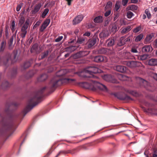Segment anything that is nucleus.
I'll return each instance as SVG.
<instances>
[{
    "label": "nucleus",
    "mask_w": 157,
    "mask_h": 157,
    "mask_svg": "<svg viewBox=\"0 0 157 157\" xmlns=\"http://www.w3.org/2000/svg\"><path fill=\"white\" fill-rule=\"evenodd\" d=\"M120 7V5L118 2H117L115 5L114 10L115 11H117L119 9Z\"/></svg>",
    "instance_id": "37998d69"
},
{
    "label": "nucleus",
    "mask_w": 157,
    "mask_h": 157,
    "mask_svg": "<svg viewBox=\"0 0 157 157\" xmlns=\"http://www.w3.org/2000/svg\"><path fill=\"white\" fill-rule=\"evenodd\" d=\"M136 81L140 86L144 87L147 90H150V89L148 88L150 86V84L146 80L139 77L136 78Z\"/></svg>",
    "instance_id": "423d86ee"
},
{
    "label": "nucleus",
    "mask_w": 157,
    "mask_h": 157,
    "mask_svg": "<svg viewBox=\"0 0 157 157\" xmlns=\"http://www.w3.org/2000/svg\"><path fill=\"white\" fill-rule=\"evenodd\" d=\"M86 52L84 51H82L80 52H79V54H80L81 56H85V55L87 54V53L86 54H85L84 53H86Z\"/></svg>",
    "instance_id": "bf43d9fd"
},
{
    "label": "nucleus",
    "mask_w": 157,
    "mask_h": 157,
    "mask_svg": "<svg viewBox=\"0 0 157 157\" xmlns=\"http://www.w3.org/2000/svg\"><path fill=\"white\" fill-rule=\"evenodd\" d=\"M118 78L121 81H125L128 80V78L123 74H119L117 76Z\"/></svg>",
    "instance_id": "393cba45"
},
{
    "label": "nucleus",
    "mask_w": 157,
    "mask_h": 157,
    "mask_svg": "<svg viewBox=\"0 0 157 157\" xmlns=\"http://www.w3.org/2000/svg\"><path fill=\"white\" fill-rule=\"evenodd\" d=\"M84 16L83 15H78L76 17L73 21V24L74 25H75L79 23L83 19Z\"/></svg>",
    "instance_id": "f8f14e48"
},
{
    "label": "nucleus",
    "mask_w": 157,
    "mask_h": 157,
    "mask_svg": "<svg viewBox=\"0 0 157 157\" xmlns=\"http://www.w3.org/2000/svg\"><path fill=\"white\" fill-rule=\"evenodd\" d=\"M41 6V4L40 3L36 5L34 7V9L31 11L32 14H35L37 13L39 10Z\"/></svg>",
    "instance_id": "a211bd4d"
},
{
    "label": "nucleus",
    "mask_w": 157,
    "mask_h": 157,
    "mask_svg": "<svg viewBox=\"0 0 157 157\" xmlns=\"http://www.w3.org/2000/svg\"><path fill=\"white\" fill-rule=\"evenodd\" d=\"M48 78V75L45 74H43L41 75L38 78V81L42 82L46 80Z\"/></svg>",
    "instance_id": "4be33fe9"
},
{
    "label": "nucleus",
    "mask_w": 157,
    "mask_h": 157,
    "mask_svg": "<svg viewBox=\"0 0 157 157\" xmlns=\"http://www.w3.org/2000/svg\"><path fill=\"white\" fill-rule=\"evenodd\" d=\"M154 45L155 48H157V39L154 41Z\"/></svg>",
    "instance_id": "338daca9"
},
{
    "label": "nucleus",
    "mask_w": 157,
    "mask_h": 157,
    "mask_svg": "<svg viewBox=\"0 0 157 157\" xmlns=\"http://www.w3.org/2000/svg\"><path fill=\"white\" fill-rule=\"evenodd\" d=\"M125 58L126 59H132L133 58V56L129 52H126L125 54Z\"/></svg>",
    "instance_id": "2f4dec72"
},
{
    "label": "nucleus",
    "mask_w": 157,
    "mask_h": 157,
    "mask_svg": "<svg viewBox=\"0 0 157 157\" xmlns=\"http://www.w3.org/2000/svg\"><path fill=\"white\" fill-rule=\"evenodd\" d=\"M114 96L118 99L122 100H130L132 99L129 96L122 93H115L113 94Z\"/></svg>",
    "instance_id": "0eeeda50"
},
{
    "label": "nucleus",
    "mask_w": 157,
    "mask_h": 157,
    "mask_svg": "<svg viewBox=\"0 0 157 157\" xmlns=\"http://www.w3.org/2000/svg\"><path fill=\"white\" fill-rule=\"evenodd\" d=\"M11 105L8 104L7 103L6 104V108L5 111V113L9 115L10 113V111L9 109V107Z\"/></svg>",
    "instance_id": "4c0bfd02"
},
{
    "label": "nucleus",
    "mask_w": 157,
    "mask_h": 157,
    "mask_svg": "<svg viewBox=\"0 0 157 157\" xmlns=\"http://www.w3.org/2000/svg\"><path fill=\"white\" fill-rule=\"evenodd\" d=\"M103 18L101 16H99L95 17L93 20L96 23H100L103 22Z\"/></svg>",
    "instance_id": "6ab92c4d"
},
{
    "label": "nucleus",
    "mask_w": 157,
    "mask_h": 157,
    "mask_svg": "<svg viewBox=\"0 0 157 157\" xmlns=\"http://www.w3.org/2000/svg\"><path fill=\"white\" fill-rule=\"evenodd\" d=\"M10 84L7 81H4L2 84L1 88L3 90H5L10 87Z\"/></svg>",
    "instance_id": "412c9836"
},
{
    "label": "nucleus",
    "mask_w": 157,
    "mask_h": 157,
    "mask_svg": "<svg viewBox=\"0 0 157 157\" xmlns=\"http://www.w3.org/2000/svg\"><path fill=\"white\" fill-rule=\"evenodd\" d=\"M66 73L65 70H61L58 71L56 76L51 80L47 87H44L37 92L35 93L28 101V104L24 110L20 113L16 114L13 116L7 118L3 117L0 115V119L1 120L2 126L0 129V135H5L10 130H14L17 128L15 124L14 119L17 118L22 119L25 115L35 106L39 102L40 99L43 97V93L47 88L51 91H54L58 86L64 82H68L74 79H70L62 77Z\"/></svg>",
    "instance_id": "f257e3e1"
},
{
    "label": "nucleus",
    "mask_w": 157,
    "mask_h": 157,
    "mask_svg": "<svg viewBox=\"0 0 157 157\" xmlns=\"http://www.w3.org/2000/svg\"><path fill=\"white\" fill-rule=\"evenodd\" d=\"M109 51L108 49L105 48H102L98 50V53L99 54H105Z\"/></svg>",
    "instance_id": "5701e85b"
},
{
    "label": "nucleus",
    "mask_w": 157,
    "mask_h": 157,
    "mask_svg": "<svg viewBox=\"0 0 157 157\" xmlns=\"http://www.w3.org/2000/svg\"><path fill=\"white\" fill-rule=\"evenodd\" d=\"M17 52L11 54L7 53L4 57L0 58V64L2 62L6 65L9 62L11 63H14L17 60Z\"/></svg>",
    "instance_id": "20e7f679"
},
{
    "label": "nucleus",
    "mask_w": 157,
    "mask_h": 157,
    "mask_svg": "<svg viewBox=\"0 0 157 157\" xmlns=\"http://www.w3.org/2000/svg\"><path fill=\"white\" fill-rule=\"evenodd\" d=\"M63 38V37L62 36H59L56 39L55 41L56 42H59L61 41Z\"/></svg>",
    "instance_id": "3c124183"
},
{
    "label": "nucleus",
    "mask_w": 157,
    "mask_h": 157,
    "mask_svg": "<svg viewBox=\"0 0 157 157\" xmlns=\"http://www.w3.org/2000/svg\"><path fill=\"white\" fill-rule=\"evenodd\" d=\"M106 43L107 46H112L114 44L115 40L113 38H109L106 40Z\"/></svg>",
    "instance_id": "dca6fc26"
},
{
    "label": "nucleus",
    "mask_w": 157,
    "mask_h": 157,
    "mask_svg": "<svg viewBox=\"0 0 157 157\" xmlns=\"http://www.w3.org/2000/svg\"><path fill=\"white\" fill-rule=\"evenodd\" d=\"M90 35V32H86L85 33H84L83 34V36H87L88 37Z\"/></svg>",
    "instance_id": "4d7b16f0"
},
{
    "label": "nucleus",
    "mask_w": 157,
    "mask_h": 157,
    "mask_svg": "<svg viewBox=\"0 0 157 157\" xmlns=\"http://www.w3.org/2000/svg\"><path fill=\"white\" fill-rule=\"evenodd\" d=\"M142 108L143 110L145 112L148 113H152L153 112V109L152 108H148L147 109L144 107H142Z\"/></svg>",
    "instance_id": "473e14b6"
},
{
    "label": "nucleus",
    "mask_w": 157,
    "mask_h": 157,
    "mask_svg": "<svg viewBox=\"0 0 157 157\" xmlns=\"http://www.w3.org/2000/svg\"><path fill=\"white\" fill-rule=\"evenodd\" d=\"M32 62V61L31 60L25 61L23 65V67L25 69L28 68L30 66Z\"/></svg>",
    "instance_id": "a878e982"
},
{
    "label": "nucleus",
    "mask_w": 157,
    "mask_h": 157,
    "mask_svg": "<svg viewBox=\"0 0 157 157\" xmlns=\"http://www.w3.org/2000/svg\"><path fill=\"white\" fill-rule=\"evenodd\" d=\"M128 31L125 28L123 29L121 31V33L122 34H124L128 33Z\"/></svg>",
    "instance_id": "603ef678"
},
{
    "label": "nucleus",
    "mask_w": 157,
    "mask_h": 157,
    "mask_svg": "<svg viewBox=\"0 0 157 157\" xmlns=\"http://www.w3.org/2000/svg\"><path fill=\"white\" fill-rule=\"evenodd\" d=\"M69 151H61L59 152L57 154V155L56 156V157H58L59 155L60 154H67L70 153Z\"/></svg>",
    "instance_id": "a19ab883"
},
{
    "label": "nucleus",
    "mask_w": 157,
    "mask_h": 157,
    "mask_svg": "<svg viewBox=\"0 0 157 157\" xmlns=\"http://www.w3.org/2000/svg\"><path fill=\"white\" fill-rule=\"evenodd\" d=\"M152 50L151 47L150 45H147L143 47L142 48V51L143 52H148L151 51Z\"/></svg>",
    "instance_id": "f3484780"
},
{
    "label": "nucleus",
    "mask_w": 157,
    "mask_h": 157,
    "mask_svg": "<svg viewBox=\"0 0 157 157\" xmlns=\"http://www.w3.org/2000/svg\"><path fill=\"white\" fill-rule=\"evenodd\" d=\"M101 71L95 66H89L85 68L81 73V76L85 78H93L96 77L93 73H100Z\"/></svg>",
    "instance_id": "7ed1b4c3"
},
{
    "label": "nucleus",
    "mask_w": 157,
    "mask_h": 157,
    "mask_svg": "<svg viewBox=\"0 0 157 157\" xmlns=\"http://www.w3.org/2000/svg\"><path fill=\"white\" fill-rule=\"evenodd\" d=\"M153 76L154 79L157 81V74L155 73L154 74Z\"/></svg>",
    "instance_id": "774afa93"
},
{
    "label": "nucleus",
    "mask_w": 157,
    "mask_h": 157,
    "mask_svg": "<svg viewBox=\"0 0 157 157\" xmlns=\"http://www.w3.org/2000/svg\"><path fill=\"white\" fill-rule=\"evenodd\" d=\"M148 57V55L147 54H145L140 56L139 57V59L140 60H144L147 59Z\"/></svg>",
    "instance_id": "f704fd0d"
},
{
    "label": "nucleus",
    "mask_w": 157,
    "mask_h": 157,
    "mask_svg": "<svg viewBox=\"0 0 157 157\" xmlns=\"http://www.w3.org/2000/svg\"><path fill=\"white\" fill-rule=\"evenodd\" d=\"M117 30V28L116 25H113L110 29L111 32L115 33L116 32Z\"/></svg>",
    "instance_id": "c03bdc74"
},
{
    "label": "nucleus",
    "mask_w": 157,
    "mask_h": 157,
    "mask_svg": "<svg viewBox=\"0 0 157 157\" xmlns=\"http://www.w3.org/2000/svg\"><path fill=\"white\" fill-rule=\"evenodd\" d=\"M6 43L5 42L3 41L1 44V46L0 48V51H4L6 46Z\"/></svg>",
    "instance_id": "ea45409f"
},
{
    "label": "nucleus",
    "mask_w": 157,
    "mask_h": 157,
    "mask_svg": "<svg viewBox=\"0 0 157 157\" xmlns=\"http://www.w3.org/2000/svg\"><path fill=\"white\" fill-rule=\"evenodd\" d=\"M49 10L48 9L46 8L44 10L43 12L42 13L41 15V17L43 18H44L45 16L48 13V12H49Z\"/></svg>",
    "instance_id": "c9c22d12"
},
{
    "label": "nucleus",
    "mask_w": 157,
    "mask_h": 157,
    "mask_svg": "<svg viewBox=\"0 0 157 157\" xmlns=\"http://www.w3.org/2000/svg\"><path fill=\"white\" fill-rule=\"evenodd\" d=\"M38 50V45L37 44H34L32 47L31 49V51L32 52H36L37 53Z\"/></svg>",
    "instance_id": "b1692460"
},
{
    "label": "nucleus",
    "mask_w": 157,
    "mask_h": 157,
    "mask_svg": "<svg viewBox=\"0 0 157 157\" xmlns=\"http://www.w3.org/2000/svg\"><path fill=\"white\" fill-rule=\"evenodd\" d=\"M50 19H46L43 22V24L46 25L47 27L49 25L50 23Z\"/></svg>",
    "instance_id": "de8ad7c7"
},
{
    "label": "nucleus",
    "mask_w": 157,
    "mask_h": 157,
    "mask_svg": "<svg viewBox=\"0 0 157 157\" xmlns=\"http://www.w3.org/2000/svg\"><path fill=\"white\" fill-rule=\"evenodd\" d=\"M104 60V57L102 56H95L94 59V61L97 63L101 62Z\"/></svg>",
    "instance_id": "aec40b11"
},
{
    "label": "nucleus",
    "mask_w": 157,
    "mask_h": 157,
    "mask_svg": "<svg viewBox=\"0 0 157 157\" xmlns=\"http://www.w3.org/2000/svg\"><path fill=\"white\" fill-rule=\"evenodd\" d=\"M111 13V11L110 10H108V11H107L105 13V14H104V15L105 17H107L108 16H109L110 13Z\"/></svg>",
    "instance_id": "6e6d98bb"
},
{
    "label": "nucleus",
    "mask_w": 157,
    "mask_h": 157,
    "mask_svg": "<svg viewBox=\"0 0 157 157\" xmlns=\"http://www.w3.org/2000/svg\"><path fill=\"white\" fill-rule=\"evenodd\" d=\"M79 84L83 88L93 91H96L98 89L105 91L108 90L107 88L105 85L91 79L90 80L89 82H82L80 83Z\"/></svg>",
    "instance_id": "f03ea898"
},
{
    "label": "nucleus",
    "mask_w": 157,
    "mask_h": 157,
    "mask_svg": "<svg viewBox=\"0 0 157 157\" xmlns=\"http://www.w3.org/2000/svg\"><path fill=\"white\" fill-rule=\"evenodd\" d=\"M143 34L141 33L135 37L134 40L136 42H138L140 41L143 39Z\"/></svg>",
    "instance_id": "c85d7f7f"
},
{
    "label": "nucleus",
    "mask_w": 157,
    "mask_h": 157,
    "mask_svg": "<svg viewBox=\"0 0 157 157\" xmlns=\"http://www.w3.org/2000/svg\"><path fill=\"white\" fill-rule=\"evenodd\" d=\"M141 29V25H139L136 28L133 29L132 30L133 33H136L139 32Z\"/></svg>",
    "instance_id": "72a5a7b5"
},
{
    "label": "nucleus",
    "mask_w": 157,
    "mask_h": 157,
    "mask_svg": "<svg viewBox=\"0 0 157 157\" xmlns=\"http://www.w3.org/2000/svg\"><path fill=\"white\" fill-rule=\"evenodd\" d=\"M34 74V73L33 71H29L27 74V75L29 76V77H32Z\"/></svg>",
    "instance_id": "8fccbe9b"
},
{
    "label": "nucleus",
    "mask_w": 157,
    "mask_h": 157,
    "mask_svg": "<svg viewBox=\"0 0 157 157\" xmlns=\"http://www.w3.org/2000/svg\"><path fill=\"white\" fill-rule=\"evenodd\" d=\"M88 26L89 28H94L95 26V25L94 24H90L88 25Z\"/></svg>",
    "instance_id": "69168bd1"
},
{
    "label": "nucleus",
    "mask_w": 157,
    "mask_h": 157,
    "mask_svg": "<svg viewBox=\"0 0 157 157\" xmlns=\"http://www.w3.org/2000/svg\"><path fill=\"white\" fill-rule=\"evenodd\" d=\"M155 34L154 33H151L147 36L145 40L144 43L145 44H148L151 42V40L153 37H154Z\"/></svg>",
    "instance_id": "ddd939ff"
},
{
    "label": "nucleus",
    "mask_w": 157,
    "mask_h": 157,
    "mask_svg": "<svg viewBox=\"0 0 157 157\" xmlns=\"http://www.w3.org/2000/svg\"><path fill=\"white\" fill-rule=\"evenodd\" d=\"M15 25L14 21H13L11 23L10 28H12L13 29V28H15Z\"/></svg>",
    "instance_id": "052dcab7"
},
{
    "label": "nucleus",
    "mask_w": 157,
    "mask_h": 157,
    "mask_svg": "<svg viewBox=\"0 0 157 157\" xmlns=\"http://www.w3.org/2000/svg\"><path fill=\"white\" fill-rule=\"evenodd\" d=\"M14 37L12 36L10 38L8 42L9 48L10 49H12V48L13 43V40Z\"/></svg>",
    "instance_id": "7c9ffc66"
},
{
    "label": "nucleus",
    "mask_w": 157,
    "mask_h": 157,
    "mask_svg": "<svg viewBox=\"0 0 157 157\" xmlns=\"http://www.w3.org/2000/svg\"><path fill=\"white\" fill-rule=\"evenodd\" d=\"M21 8V6L20 5H18L16 8V10L17 11H19Z\"/></svg>",
    "instance_id": "680f3d73"
},
{
    "label": "nucleus",
    "mask_w": 157,
    "mask_h": 157,
    "mask_svg": "<svg viewBox=\"0 0 157 157\" xmlns=\"http://www.w3.org/2000/svg\"><path fill=\"white\" fill-rule=\"evenodd\" d=\"M145 13L147 15L148 18L150 19L151 17V15L148 9H146L145 10Z\"/></svg>",
    "instance_id": "a18cd8bd"
},
{
    "label": "nucleus",
    "mask_w": 157,
    "mask_h": 157,
    "mask_svg": "<svg viewBox=\"0 0 157 157\" xmlns=\"http://www.w3.org/2000/svg\"><path fill=\"white\" fill-rule=\"evenodd\" d=\"M11 105H12L14 107H17L18 105V104L16 102H13L11 103Z\"/></svg>",
    "instance_id": "0e129e2a"
},
{
    "label": "nucleus",
    "mask_w": 157,
    "mask_h": 157,
    "mask_svg": "<svg viewBox=\"0 0 157 157\" xmlns=\"http://www.w3.org/2000/svg\"><path fill=\"white\" fill-rule=\"evenodd\" d=\"M54 71V69L52 67H49L48 70V73H51Z\"/></svg>",
    "instance_id": "13d9d810"
},
{
    "label": "nucleus",
    "mask_w": 157,
    "mask_h": 157,
    "mask_svg": "<svg viewBox=\"0 0 157 157\" xmlns=\"http://www.w3.org/2000/svg\"><path fill=\"white\" fill-rule=\"evenodd\" d=\"M29 21L27 20L25 24L21 26L20 33V36L24 39L27 33V29L29 24Z\"/></svg>",
    "instance_id": "39448f33"
},
{
    "label": "nucleus",
    "mask_w": 157,
    "mask_h": 157,
    "mask_svg": "<svg viewBox=\"0 0 157 157\" xmlns=\"http://www.w3.org/2000/svg\"><path fill=\"white\" fill-rule=\"evenodd\" d=\"M78 48L76 46H71L67 48V50L70 52H72L76 50Z\"/></svg>",
    "instance_id": "c756f323"
},
{
    "label": "nucleus",
    "mask_w": 157,
    "mask_h": 157,
    "mask_svg": "<svg viewBox=\"0 0 157 157\" xmlns=\"http://www.w3.org/2000/svg\"><path fill=\"white\" fill-rule=\"evenodd\" d=\"M128 0H122V3L123 6H125L127 4Z\"/></svg>",
    "instance_id": "864d4df0"
},
{
    "label": "nucleus",
    "mask_w": 157,
    "mask_h": 157,
    "mask_svg": "<svg viewBox=\"0 0 157 157\" xmlns=\"http://www.w3.org/2000/svg\"><path fill=\"white\" fill-rule=\"evenodd\" d=\"M97 40H98V39L96 36H94L92 38L89 39L87 43L88 48H90L93 47L96 43Z\"/></svg>",
    "instance_id": "1a4fd4ad"
},
{
    "label": "nucleus",
    "mask_w": 157,
    "mask_h": 157,
    "mask_svg": "<svg viewBox=\"0 0 157 157\" xmlns=\"http://www.w3.org/2000/svg\"><path fill=\"white\" fill-rule=\"evenodd\" d=\"M48 53L49 52L48 50L44 52L40 55L39 58L40 59H42L48 56Z\"/></svg>",
    "instance_id": "cd10ccee"
},
{
    "label": "nucleus",
    "mask_w": 157,
    "mask_h": 157,
    "mask_svg": "<svg viewBox=\"0 0 157 157\" xmlns=\"http://www.w3.org/2000/svg\"><path fill=\"white\" fill-rule=\"evenodd\" d=\"M134 15L133 13L130 11H128L127 13V17L129 19L131 18Z\"/></svg>",
    "instance_id": "58836bf2"
},
{
    "label": "nucleus",
    "mask_w": 157,
    "mask_h": 157,
    "mask_svg": "<svg viewBox=\"0 0 157 157\" xmlns=\"http://www.w3.org/2000/svg\"><path fill=\"white\" fill-rule=\"evenodd\" d=\"M86 39L85 37H78L76 41V43L79 44L84 43Z\"/></svg>",
    "instance_id": "bb28decb"
},
{
    "label": "nucleus",
    "mask_w": 157,
    "mask_h": 157,
    "mask_svg": "<svg viewBox=\"0 0 157 157\" xmlns=\"http://www.w3.org/2000/svg\"><path fill=\"white\" fill-rule=\"evenodd\" d=\"M47 27L46 25L43 23L40 27V31L41 32H43Z\"/></svg>",
    "instance_id": "49530a36"
},
{
    "label": "nucleus",
    "mask_w": 157,
    "mask_h": 157,
    "mask_svg": "<svg viewBox=\"0 0 157 157\" xmlns=\"http://www.w3.org/2000/svg\"><path fill=\"white\" fill-rule=\"evenodd\" d=\"M125 44V42L122 40H121L118 43V45L119 46H121L124 45Z\"/></svg>",
    "instance_id": "5fc2aeb1"
},
{
    "label": "nucleus",
    "mask_w": 157,
    "mask_h": 157,
    "mask_svg": "<svg viewBox=\"0 0 157 157\" xmlns=\"http://www.w3.org/2000/svg\"><path fill=\"white\" fill-rule=\"evenodd\" d=\"M114 69L117 71L121 73L125 72L126 70V67L121 65H118L116 66L114 68Z\"/></svg>",
    "instance_id": "2eb2a0df"
},
{
    "label": "nucleus",
    "mask_w": 157,
    "mask_h": 157,
    "mask_svg": "<svg viewBox=\"0 0 157 157\" xmlns=\"http://www.w3.org/2000/svg\"><path fill=\"white\" fill-rule=\"evenodd\" d=\"M147 64L150 66H155L157 65V59L152 58L148 60Z\"/></svg>",
    "instance_id": "4468645a"
},
{
    "label": "nucleus",
    "mask_w": 157,
    "mask_h": 157,
    "mask_svg": "<svg viewBox=\"0 0 157 157\" xmlns=\"http://www.w3.org/2000/svg\"><path fill=\"white\" fill-rule=\"evenodd\" d=\"M130 8L132 10H136L137 9V7L135 5H132L130 7Z\"/></svg>",
    "instance_id": "09e8293b"
},
{
    "label": "nucleus",
    "mask_w": 157,
    "mask_h": 157,
    "mask_svg": "<svg viewBox=\"0 0 157 157\" xmlns=\"http://www.w3.org/2000/svg\"><path fill=\"white\" fill-rule=\"evenodd\" d=\"M126 64L128 67L131 68H133L140 66L141 65V63L139 62L129 61L127 62Z\"/></svg>",
    "instance_id": "9d476101"
},
{
    "label": "nucleus",
    "mask_w": 157,
    "mask_h": 157,
    "mask_svg": "<svg viewBox=\"0 0 157 157\" xmlns=\"http://www.w3.org/2000/svg\"><path fill=\"white\" fill-rule=\"evenodd\" d=\"M131 52L133 53H136L135 55L136 56H138L140 54V52L137 51L136 49L134 48H132L131 49Z\"/></svg>",
    "instance_id": "79ce46f5"
},
{
    "label": "nucleus",
    "mask_w": 157,
    "mask_h": 157,
    "mask_svg": "<svg viewBox=\"0 0 157 157\" xmlns=\"http://www.w3.org/2000/svg\"><path fill=\"white\" fill-rule=\"evenodd\" d=\"M25 21V18L24 17H20V18L19 22V25L20 26H22V25L24 23Z\"/></svg>",
    "instance_id": "e433bc0d"
},
{
    "label": "nucleus",
    "mask_w": 157,
    "mask_h": 157,
    "mask_svg": "<svg viewBox=\"0 0 157 157\" xmlns=\"http://www.w3.org/2000/svg\"><path fill=\"white\" fill-rule=\"evenodd\" d=\"M106 81L109 82L113 83H117L118 81L110 75H105L102 77Z\"/></svg>",
    "instance_id": "6e6552de"
},
{
    "label": "nucleus",
    "mask_w": 157,
    "mask_h": 157,
    "mask_svg": "<svg viewBox=\"0 0 157 157\" xmlns=\"http://www.w3.org/2000/svg\"><path fill=\"white\" fill-rule=\"evenodd\" d=\"M76 39H73L72 40H71L70 41H69L68 42V43L70 44V43H71H71H74V42H76Z\"/></svg>",
    "instance_id": "e2e57ef3"
},
{
    "label": "nucleus",
    "mask_w": 157,
    "mask_h": 157,
    "mask_svg": "<svg viewBox=\"0 0 157 157\" xmlns=\"http://www.w3.org/2000/svg\"><path fill=\"white\" fill-rule=\"evenodd\" d=\"M109 35V33L107 30L102 31L99 35L100 38L101 40H104L108 37Z\"/></svg>",
    "instance_id": "9b49d317"
}]
</instances>
